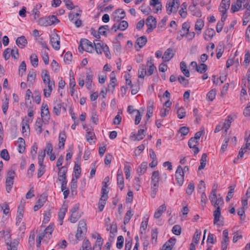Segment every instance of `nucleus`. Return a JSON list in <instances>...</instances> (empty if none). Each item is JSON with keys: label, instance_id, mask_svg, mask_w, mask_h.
Here are the masks:
<instances>
[{"label": "nucleus", "instance_id": "f257e3e1", "mask_svg": "<svg viewBox=\"0 0 250 250\" xmlns=\"http://www.w3.org/2000/svg\"><path fill=\"white\" fill-rule=\"evenodd\" d=\"M160 180L159 172L158 170L154 171L152 172L151 177V197L154 198L156 194V192L159 187V182Z\"/></svg>", "mask_w": 250, "mask_h": 250}, {"label": "nucleus", "instance_id": "f03ea898", "mask_svg": "<svg viewBox=\"0 0 250 250\" xmlns=\"http://www.w3.org/2000/svg\"><path fill=\"white\" fill-rule=\"evenodd\" d=\"M180 4L179 0H168L166 6L167 14H176Z\"/></svg>", "mask_w": 250, "mask_h": 250}, {"label": "nucleus", "instance_id": "7ed1b4c3", "mask_svg": "<svg viewBox=\"0 0 250 250\" xmlns=\"http://www.w3.org/2000/svg\"><path fill=\"white\" fill-rule=\"evenodd\" d=\"M15 175V172L12 168L8 169L5 181L6 190L8 193L10 192L13 187Z\"/></svg>", "mask_w": 250, "mask_h": 250}, {"label": "nucleus", "instance_id": "20e7f679", "mask_svg": "<svg viewBox=\"0 0 250 250\" xmlns=\"http://www.w3.org/2000/svg\"><path fill=\"white\" fill-rule=\"evenodd\" d=\"M87 231L86 224L84 220H81L79 221L77 228V233L75 235L77 240H81L83 238Z\"/></svg>", "mask_w": 250, "mask_h": 250}, {"label": "nucleus", "instance_id": "39448f33", "mask_svg": "<svg viewBox=\"0 0 250 250\" xmlns=\"http://www.w3.org/2000/svg\"><path fill=\"white\" fill-rule=\"evenodd\" d=\"M80 51L81 49L82 50H85V51L89 53H92L94 49V47L92 43L90 42L88 40L86 39H81L80 41V44L78 47Z\"/></svg>", "mask_w": 250, "mask_h": 250}, {"label": "nucleus", "instance_id": "423d86ee", "mask_svg": "<svg viewBox=\"0 0 250 250\" xmlns=\"http://www.w3.org/2000/svg\"><path fill=\"white\" fill-rule=\"evenodd\" d=\"M145 124V125H140V126L141 127L138 131L137 133H131L130 137L134 140V141H140L142 140L144 137L145 136L144 133L146 130V126Z\"/></svg>", "mask_w": 250, "mask_h": 250}, {"label": "nucleus", "instance_id": "0eeeda50", "mask_svg": "<svg viewBox=\"0 0 250 250\" xmlns=\"http://www.w3.org/2000/svg\"><path fill=\"white\" fill-rule=\"evenodd\" d=\"M156 20L152 16H149L146 20V24L148 26L146 32L149 33L156 27Z\"/></svg>", "mask_w": 250, "mask_h": 250}, {"label": "nucleus", "instance_id": "6e6552de", "mask_svg": "<svg viewBox=\"0 0 250 250\" xmlns=\"http://www.w3.org/2000/svg\"><path fill=\"white\" fill-rule=\"evenodd\" d=\"M190 27L189 23L188 22H184L182 24V29L178 32L180 36L177 37V39L180 41L183 37H186L189 30Z\"/></svg>", "mask_w": 250, "mask_h": 250}, {"label": "nucleus", "instance_id": "1a4fd4ad", "mask_svg": "<svg viewBox=\"0 0 250 250\" xmlns=\"http://www.w3.org/2000/svg\"><path fill=\"white\" fill-rule=\"evenodd\" d=\"M60 38L57 34H53L50 37V42L53 48L56 50H58L60 48Z\"/></svg>", "mask_w": 250, "mask_h": 250}, {"label": "nucleus", "instance_id": "9d476101", "mask_svg": "<svg viewBox=\"0 0 250 250\" xmlns=\"http://www.w3.org/2000/svg\"><path fill=\"white\" fill-rule=\"evenodd\" d=\"M175 177L178 184L179 186H182L184 181V174H183V170L181 166H179L177 167L175 172Z\"/></svg>", "mask_w": 250, "mask_h": 250}, {"label": "nucleus", "instance_id": "9b49d317", "mask_svg": "<svg viewBox=\"0 0 250 250\" xmlns=\"http://www.w3.org/2000/svg\"><path fill=\"white\" fill-rule=\"evenodd\" d=\"M41 119L44 121H48L50 119V114L48 105L46 104L43 103L41 109Z\"/></svg>", "mask_w": 250, "mask_h": 250}, {"label": "nucleus", "instance_id": "f8f14e48", "mask_svg": "<svg viewBox=\"0 0 250 250\" xmlns=\"http://www.w3.org/2000/svg\"><path fill=\"white\" fill-rule=\"evenodd\" d=\"M125 16V11L122 9H118L116 10L112 14V17L114 21H119L121 20L124 19Z\"/></svg>", "mask_w": 250, "mask_h": 250}, {"label": "nucleus", "instance_id": "ddd939ff", "mask_svg": "<svg viewBox=\"0 0 250 250\" xmlns=\"http://www.w3.org/2000/svg\"><path fill=\"white\" fill-rule=\"evenodd\" d=\"M190 65L195 67L196 70L200 73H204L208 69L207 65L203 63L198 65L197 62L193 61L191 62Z\"/></svg>", "mask_w": 250, "mask_h": 250}, {"label": "nucleus", "instance_id": "4468645a", "mask_svg": "<svg viewBox=\"0 0 250 250\" xmlns=\"http://www.w3.org/2000/svg\"><path fill=\"white\" fill-rule=\"evenodd\" d=\"M174 55V51L173 49L172 48H168L165 52L162 58L164 62H167L169 61L173 57Z\"/></svg>", "mask_w": 250, "mask_h": 250}, {"label": "nucleus", "instance_id": "2eb2a0df", "mask_svg": "<svg viewBox=\"0 0 250 250\" xmlns=\"http://www.w3.org/2000/svg\"><path fill=\"white\" fill-rule=\"evenodd\" d=\"M67 171V167L65 166H63L61 168H59L58 179L59 181H66Z\"/></svg>", "mask_w": 250, "mask_h": 250}, {"label": "nucleus", "instance_id": "dca6fc26", "mask_svg": "<svg viewBox=\"0 0 250 250\" xmlns=\"http://www.w3.org/2000/svg\"><path fill=\"white\" fill-rule=\"evenodd\" d=\"M94 45L97 53L101 54L104 52V46L106 45L104 44L103 42H99V40H95L94 41Z\"/></svg>", "mask_w": 250, "mask_h": 250}, {"label": "nucleus", "instance_id": "f3484780", "mask_svg": "<svg viewBox=\"0 0 250 250\" xmlns=\"http://www.w3.org/2000/svg\"><path fill=\"white\" fill-rule=\"evenodd\" d=\"M117 184L120 189L122 190L124 188V178L123 172L121 169H118L117 174Z\"/></svg>", "mask_w": 250, "mask_h": 250}, {"label": "nucleus", "instance_id": "a211bd4d", "mask_svg": "<svg viewBox=\"0 0 250 250\" xmlns=\"http://www.w3.org/2000/svg\"><path fill=\"white\" fill-rule=\"evenodd\" d=\"M153 61V58H150L147 62V66L148 67L147 71V75L148 76L152 75L154 70H156V67L154 65Z\"/></svg>", "mask_w": 250, "mask_h": 250}, {"label": "nucleus", "instance_id": "6ab92c4d", "mask_svg": "<svg viewBox=\"0 0 250 250\" xmlns=\"http://www.w3.org/2000/svg\"><path fill=\"white\" fill-rule=\"evenodd\" d=\"M221 208L220 207H217L216 210L214 211L213 216H214V221L213 223L215 225H217L218 226H220L222 224L220 222V218L221 217Z\"/></svg>", "mask_w": 250, "mask_h": 250}, {"label": "nucleus", "instance_id": "aec40b11", "mask_svg": "<svg viewBox=\"0 0 250 250\" xmlns=\"http://www.w3.org/2000/svg\"><path fill=\"white\" fill-rule=\"evenodd\" d=\"M67 210V206L66 205H63L62 207L60 208L58 213L59 219L60 221V225H62L63 223V219L65 216V213Z\"/></svg>", "mask_w": 250, "mask_h": 250}, {"label": "nucleus", "instance_id": "412c9836", "mask_svg": "<svg viewBox=\"0 0 250 250\" xmlns=\"http://www.w3.org/2000/svg\"><path fill=\"white\" fill-rule=\"evenodd\" d=\"M66 139V133L64 131H62L60 133L59 136V147L60 149H63L64 143Z\"/></svg>", "mask_w": 250, "mask_h": 250}, {"label": "nucleus", "instance_id": "4be33fe9", "mask_svg": "<svg viewBox=\"0 0 250 250\" xmlns=\"http://www.w3.org/2000/svg\"><path fill=\"white\" fill-rule=\"evenodd\" d=\"M176 239L170 238L163 246L162 250H171L175 244Z\"/></svg>", "mask_w": 250, "mask_h": 250}, {"label": "nucleus", "instance_id": "5701e85b", "mask_svg": "<svg viewBox=\"0 0 250 250\" xmlns=\"http://www.w3.org/2000/svg\"><path fill=\"white\" fill-rule=\"evenodd\" d=\"M16 42L17 45L21 48L24 47L27 44V40L23 36L18 37L16 40Z\"/></svg>", "mask_w": 250, "mask_h": 250}, {"label": "nucleus", "instance_id": "b1692460", "mask_svg": "<svg viewBox=\"0 0 250 250\" xmlns=\"http://www.w3.org/2000/svg\"><path fill=\"white\" fill-rule=\"evenodd\" d=\"M103 241V239L102 238L101 235L98 234L95 244L93 248V250H101Z\"/></svg>", "mask_w": 250, "mask_h": 250}, {"label": "nucleus", "instance_id": "393cba45", "mask_svg": "<svg viewBox=\"0 0 250 250\" xmlns=\"http://www.w3.org/2000/svg\"><path fill=\"white\" fill-rule=\"evenodd\" d=\"M147 168V163L143 162L137 169V171L139 176L144 174Z\"/></svg>", "mask_w": 250, "mask_h": 250}, {"label": "nucleus", "instance_id": "a878e982", "mask_svg": "<svg viewBox=\"0 0 250 250\" xmlns=\"http://www.w3.org/2000/svg\"><path fill=\"white\" fill-rule=\"evenodd\" d=\"M150 5L153 7H156V13H157L159 10H162V5L159 0H150Z\"/></svg>", "mask_w": 250, "mask_h": 250}, {"label": "nucleus", "instance_id": "bb28decb", "mask_svg": "<svg viewBox=\"0 0 250 250\" xmlns=\"http://www.w3.org/2000/svg\"><path fill=\"white\" fill-rule=\"evenodd\" d=\"M43 121H44V120L41 119L40 118H38L36 120L35 129L38 132L39 134H41L42 131V125Z\"/></svg>", "mask_w": 250, "mask_h": 250}, {"label": "nucleus", "instance_id": "cd10ccee", "mask_svg": "<svg viewBox=\"0 0 250 250\" xmlns=\"http://www.w3.org/2000/svg\"><path fill=\"white\" fill-rule=\"evenodd\" d=\"M166 206L163 204L160 206L154 213V217L158 219L161 217L163 212L166 210Z\"/></svg>", "mask_w": 250, "mask_h": 250}, {"label": "nucleus", "instance_id": "c85d7f7f", "mask_svg": "<svg viewBox=\"0 0 250 250\" xmlns=\"http://www.w3.org/2000/svg\"><path fill=\"white\" fill-rule=\"evenodd\" d=\"M93 75L91 71L86 73V86L88 89H90L92 83Z\"/></svg>", "mask_w": 250, "mask_h": 250}, {"label": "nucleus", "instance_id": "c756f323", "mask_svg": "<svg viewBox=\"0 0 250 250\" xmlns=\"http://www.w3.org/2000/svg\"><path fill=\"white\" fill-rule=\"evenodd\" d=\"M176 108H177V114L178 118L180 119H183L186 115V112L183 107H180L179 104H177Z\"/></svg>", "mask_w": 250, "mask_h": 250}, {"label": "nucleus", "instance_id": "7c9ffc66", "mask_svg": "<svg viewBox=\"0 0 250 250\" xmlns=\"http://www.w3.org/2000/svg\"><path fill=\"white\" fill-rule=\"evenodd\" d=\"M146 70V66L145 64H141L138 69L139 78H144L145 76L147 75Z\"/></svg>", "mask_w": 250, "mask_h": 250}, {"label": "nucleus", "instance_id": "2f4dec72", "mask_svg": "<svg viewBox=\"0 0 250 250\" xmlns=\"http://www.w3.org/2000/svg\"><path fill=\"white\" fill-rule=\"evenodd\" d=\"M207 157L206 153H203L202 154L201 159H200V165L198 167V170H200L205 168L207 161Z\"/></svg>", "mask_w": 250, "mask_h": 250}, {"label": "nucleus", "instance_id": "473e14b6", "mask_svg": "<svg viewBox=\"0 0 250 250\" xmlns=\"http://www.w3.org/2000/svg\"><path fill=\"white\" fill-rule=\"evenodd\" d=\"M147 41L146 36H143L137 39L136 43L139 45V48H142L146 44Z\"/></svg>", "mask_w": 250, "mask_h": 250}, {"label": "nucleus", "instance_id": "72a5a7b5", "mask_svg": "<svg viewBox=\"0 0 250 250\" xmlns=\"http://www.w3.org/2000/svg\"><path fill=\"white\" fill-rule=\"evenodd\" d=\"M6 241V244L8 247L7 249L8 250H17V246L18 244V242L17 241H14L13 242H11L10 240Z\"/></svg>", "mask_w": 250, "mask_h": 250}, {"label": "nucleus", "instance_id": "f704fd0d", "mask_svg": "<svg viewBox=\"0 0 250 250\" xmlns=\"http://www.w3.org/2000/svg\"><path fill=\"white\" fill-rule=\"evenodd\" d=\"M55 86H45L43 90L44 97L46 98L49 97L51 95L53 89L55 88Z\"/></svg>", "mask_w": 250, "mask_h": 250}, {"label": "nucleus", "instance_id": "c9c22d12", "mask_svg": "<svg viewBox=\"0 0 250 250\" xmlns=\"http://www.w3.org/2000/svg\"><path fill=\"white\" fill-rule=\"evenodd\" d=\"M24 205H20L18 207V215H17V218L18 220H21L22 219L23 215V212H24Z\"/></svg>", "mask_w": 250, "mask_h": 250}, {"label": "nucleus", "instance_id": "e433bc0d", "mask_svg": "<svg viewBox=\"0 0 250 250\" xmlns=\"http://www.w3.org/2000/svg\"><path fill=\"white\" fill-rule=\"evenodd\" d=\"M133 215V213L131 210H128L125 213L124 217V223L125 225L127 224L131 219V217Z\"/></svg>", "mask_w": 250, "mask_h": 250}, {"label": "nucleus", "instance_id": "4c0bfd02", "mask_svg": "<svg viewBox=\"0 0 250 250\" xmlns=\"http://www.w3.org/2000/svg\"><path fill=\"white\" fill-rule=\"evenodd\" d=\"M51 20V16H50L45 19H40V21H42V24L47 26L54 24V21H52Z\"/></svg>", "mask_w": 250, "mask_h": 250}, {"label": "nucleus", "instance_id": "58836bf2", "mask_svg": "<svg viewBox=\"0 0 250 250\" xmlns=\"http://www.w3.org/2000/svg\"><path fill=\"white\" fill-rule=\"evenodd\" d=\"M117 82V79L116 78H110V83L108 85L107 88H106V91H109L110 87V86L112 87V89H111L112 92H113V90H114L115 87L116 86V83Z\"/></svg>", "mask_w": 250, "mask_h": 250}, {"label": "nucleus", "instance_id": "ea45409f", "mask_svg": "<svg viewBox=\"0 0 250 250\" xmlns=\"http://www.w3.org/2000/svg\"><path fill=\"white\" fill-rule=\"evenodd\" d=\"M250 20V11H246L243 16V25H246Z\"/></svg>", "mask_w": 250, "mask_h": 250}, {"label": "nucleus", "instance_id": "a19ab883", "mask_svg": "<svg viewBox=\"0 0 250 250\" xmlns=\"http://www.w3.org/2000/svg\"><path fill=\"white\" fill-rule=\"evenodd\" d=\"M30 61L32 65L34 67H37L38 65V58L35 54H32L30 56Z\"/></svg>", "mask_w": 250, "mask_h": 250}, {"label": "nucleus", "instance_id": "79ce46f5", "mask_svg": "<svg viewBox=\"0 0 250 250\" xmlns=\"http://www.w3.org/2000/svg\"><path fill=\"white\" fill-rule=\"evenodd\" d=\"M26 69V67L25 62L24 61H23L21 62L19 67V75L21 76H22L25 74Z\"/></svg>", "mask_w": 250, "mask_h": 250}, {"label": "nucleus", "instance_id": "37998d69", "mask_svg": "<svg viewBox=\"0 0 250 250\" xmlns=\"http://www.w3.org/2000/svg\"><path fill=\"white\" fill-rule=\"evenodd\" d=\"M128 26V22L126 21H122L117 25V29L124 31Z\"/></svg>", "mask_w": 250, "mask_h": 250}, {"label": "nucleus", "instance_id": "c03bdc74", "mask_svg": "<svg viewBox=\"0 0 250 250\" xmlns=\"http://www.w3.org/2000/svg\"><path fill=\"white\" fill-rule=\"evenodd\" d=\"M131 168V167L129 165H128V163L125 162V164L124 170L126 179L129 178L130 176Z\"/></svg>", "mask_w": 250, "mask_h": 250}, {"label": "nucleus", "instance_id": "a18cd8bd", "mask_svg": "<svg viewBox=\"0 0 250 250\" xmlns=\"http://www.w3.org/2000/svg\"><path fill=\"white\" fill-rule=\"evenodd\" d=\"M42 78L43 83H45L46 80L50 79L48 71L46 69H43L42 72Z\"/></svg>", "mask_w": 250, "mask_h": 250}, {"label": "nucleus", "instance_id": "49530a36", "mask_svg": "<svg viewBox=\"0 0 250 250\" xmlns=\"http://www.w3.org/2000/svg\"><path fill=\"white\" fill-rule=\"evenodd\" d=\"M40 12L37 9V7L33 8V9L31 11V16H33V18H32L33 21H35L39 18L40 16Z\"/></svg>", "mask_w": 250, "mask_h": 250}, {"label": "nucleus", "instance_id": "de8ad7c7", "mask_svg": "<svg viewBox=\"0 0 250 250\" xmlns=\"http://www.w3.org/2000/svg\"><path fill=\"white\" fill-rule=\"evenodd\" d=\"M204 25V21L200 19L197 21L195 24V29L196 30L201 31L203 28Z\"/></svg>", "mask_w": 250, "mask_h": 250}, {"label": "nucleus", "instance_id": "09e8293b", "mask_svg": "<svg viewBox=\"0 0 250 250\" xmlns=\"http://www.w3.org/2000/svg\"><path fill=\"white\" fill-rule=\"evenodd\" d=\"M124 242V237L122 235L119 236L117 238V242L116 244L117 248L119 249H121L123 247Z\"/></svg>", "mask_w": 250, "mask_h": 250}, {"label": "nucleus", "instance_id": "8fccbe9b", "mask_svg": "<svg viewBox=\"0 0 250 250\" xmlns=\"http://www.w3.org/2000/svg\"><path fill=\"white\" fill-rule=\"evenodd\" d=\"M34 99L37 104H40L41 101V93L38 90H36L34 92Z\"/></svg>", "mask_w": 250, "mask_h": 250}, {"label": "nucleus", "instance_id": "3c124183", "mask_svg": "<svg viewBox=\"0 0 250 250\" xmlns=\"http://www.w3.org/2000/svg\"><path fill=\"white\" fill-rule=\"evenodd\" d=\"M8 106H9V100L6 97L5 98V100L2 103V111H3L4 114H5V115L6 114L7 110L8 108Z\"/></svg>", "mask_w": 250, "mask_h": 250}, {"label": "nucleus", "instance_id": "603ef678", "mask_svg": "<svg viewBox=\"0 0 250 250\" xmlns=\"http://www.w3.org/2000/svg\"><path fill=\"white\" fill-rule=\"evenodd\" d=\"M36 74L34 69L32 71H30L27 75V81L32 83L36 78Z\"/></svg>", "mask_w": 250, "mask_h": 250}, {"label": "nucleus", "instance_id": "864d4df0", "mask_svg": "<svg viewBox=\"0 0 250 250\" xmlns=\"http://www.w3.org/2000/svg\"><path fill=\"white\" fill-rule=\"evenodd\" d=\"M216 95V90L215 89L210 90L207 94L208 98L211 101H212L215 98Z\"/></svg>", "mask_w": 250, "mask_h": 250}, {"label": "nucleus", "instance_id": "5fc2aeb1", "mask_svg": "<svg viewBox=\"0 0 250 250\" xmlns=\"http://www.w3.org/2000/svg\"><path fill=\"white\" fill-rule=\"evenodd\" d=\"M153 106L152 104H151L150 105L147 106V113L146 114V117H147V120L145 122V124H146L147 121L149 120L150 117L151 116V115L153 113Z\"/></svg>", "mask_w": 250, "mask_h": 250}, {"label": "nucleus", "instance_id": "6e6d98bb", "mask_svg": "<svg viewBox=\"0 0 250 250\" xmlns=\"http://www.w3.org/2000/svg\"><path fill=\"white\" fill-rule=\"evenodd\" d=\"M201 231L197 229L194 233V235L193 236L192 241L193 242L195 243V244H198L201 236Z\"/></svg>", "mask_w": 250, "mask_h": 250}, {"label": "nucleus", "instance_id": "4d7b16f0", "mask_svg": "<svg viewBox=\"0 0 250 250\" xmlns=\"http://www.w3.org/2000/svg\"><path fill=\"white\" fill-rule=\"evenodd\" d=\"M0 156L2 158L6 161L10 159L8 152L6 149H3L1 150L0 152Z\"/></svg>", "mask_w": 250, "mask_h": 250}, {"label": "nucleus", "instance_id": "13d9d810", "mask_svg": "<svg viewBox=\"0 0 250 250\" xmlns=\"http://www.w3.org/2000/svg\"><path fill=\"white\" fill-rule=\"evenodd\" d=\"M242 6H239L237 4V0L235 2H233L231 4V12L232 13H235V12L238 11Z\"/></svg>", "mask_w": 250, "mask_h": 250}, {"label": "nucleus", "instance_id": "bf43d9fd", "mask_svg": "<svg viewBox=\"0 0 250 250\" xmlns=\"http://www.w3.org/2000/svg\"><path fill=\"white\" fill-rule=\"evenodd\" d=\"M69 75H70L69 86H70V87H74L76 85V83H75V81L73 72H72V70H71L70 71Z\"/></svg>", "mask_w": 250, "mask_h": 250}, {"label": "nucleus", "instance_id": "052dcab7", "mask_svg": "<svg viewBox=\"0 0 250 250\" xmlns=\"http://www.w3.org/2000/svg\"><path fill=\"white\" fill-rule=\"evenodd\" d=\"M250 62V52L249 51H247L245 54V60L244 61V63L246 66L247 67Z\"/></svg>", "mask_w": 250, "mask_h": 250}, {"label": "nucleus", "instance_id": "680f3d73", "mask_svg": "<svg viewBox=\"0 0 250 250\" xmlns=\"http://www.w3.org/2000/svg\"><path fill=\"white\" fill-rule=\"evenodd\" d=\"M45 156V152H43L42 151H41V152H39V154L38 155V163L39 166H42L43 164V159Z\"/></svg>", "mask_w": 250, "mask_h": 250}, {"label": "nucleus", "instance_id": "e2e57ef3", "mask_svg": "<svg viewBox=\"0 0 250 250\" xmlns=\"http://www.w3.org/2000/svg\"><path fill=\"white\" fill-rule=\"evenodd\" d=\"M172 231L174 234L179 235L181 233V228L179 225H174L172 228Z\"/></svg>", "mask_w": 250, "mask_h": 250}, {"label": "nucleus", "instance_id": "0e129e2a", "mask_svg": "<svg viewBox=\"0 0 250 250\" xmlns=\"http://www.w3.org/2000/svg\"><path fill=\"white\" fill-rule=\"evenodd\" d=\"M54 229V225L50 224L44 230L43 235H45L47 233L51 235Z\"/></svg>", "mask_w": 250, "mask_h": 250}, {"label": "nucleus", "instance_id": "69168bd1", "mask_svg": "<svg viewBox=\"0 0 250 250\" xmlns=\"http://www.w3.org/2000/svg\"><path fill=\"white\" fill-rule=\"evenodd\" d=\"M194 190V184L192 182H190L187 188L186 193L188 195H191Z\"/></svg>", "mask_w": 250, "mask_h": 250}, {"label": "nucleus", "instance_id": "338daca9", "mask_svg": "<svg viewBox=\"0 0 250 250\" xmlns=\"http://www.w3.org/2000/svg\"><path fill=\"white\" fill-rule=\"evenodd\" d=\"M62 104L60 103L56 104L53 107V112L57 115H58L61 112Z\"/></svg>", "mask_w": 250, "mask_h": 250}, {"label": "nucleus", "instance_id": "774afa93", "mask_svg": "<svg viewBox=\"0 0 250 250\" xmlns=\"http://www.w3.org/2000/svg\"><path fill=\"white\" fill-rule=\"evenodd\" d=\"M42 57L45 64H48L49 63V56L48 52L46 51H42Z\"/></svg>", "mask_w": 250, "mask_h": 250}]
</instances>
